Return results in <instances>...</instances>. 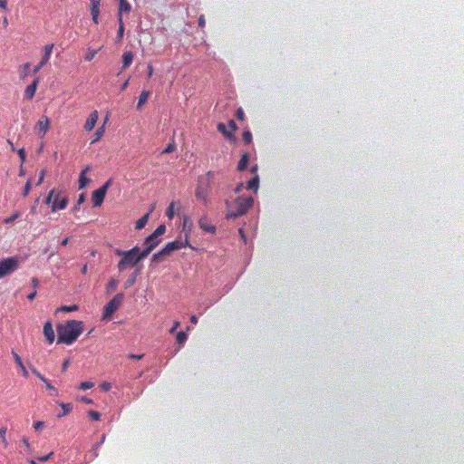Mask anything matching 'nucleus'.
<instances>
[{"instance_id": "nucleus-46", "label": "nucleus", "mask_w": 464, "mask_h": 464, "mask_svg": "<svg viewBox=\"0 0 464 464\" xmlns=\"http://www.w3.org/2000/svg\"><path fill=\"white\" fill-rule=\"evenodd\" d=\"M89 416H90L93 420H100V419H101V414H100V412L95 411H89Z\"/></svg>"}, {"instance_id": "nucleus-36", "label": "nucleus", "mask_w": 464, "mask_h": 464, "mask_svg": "<svg viewBox=\"0 0 464 464\" xmlns=\"http://www.w3.org/2000/svg\"><path fill=\"white\" fill-rule=\"evenodd\" d=\"M166 216L169 219H172L174 218V216H175V202H171L169 204V206L168 207L167 211H166Z\"/></svg>"}, {"instance_id": "nucleus-26", "label": "nucleus", "mask_w": 464, "mask_h": 464, "mask_svg": "<svg viewBox=\"0 0 464 464\" xmlns=\"http://www.w3.org/2000/svg\"><path fill=\"white\" fill-rule=\"evenodd\" d=\"M104 132H105V123L99 127L95 133L93 134V139L92 140L91 143H95L97 142L98 140H100L102 139V137L104 135Z\"/></svg>"}, {"instance_id": "nucleus-17", "label": "nucleus", "mask_w": 464, "mask_h": 464, "mask_svg": "<svg viewBox=\"0 0 464 464\" xmlns=\"http://www.w3.org/2000/svg\"><path fill=\"white\" fill-rule=\"evenodd\" d=\"M12 355H13V357L14 359V362H16V364L20 368L23 376L27 378L28 375H29L28 374V371L26 370L25 366L24 365L22 358L20 357V355L18 353H16L14 351H12Z\"/></svg>"}, {"instance_id": "nucleus-20", "label": "nucleus", "mask_w": 464, "mask_h": 464, "mask_svg": "<svg viewBox=\"0 0 464 464\" xmlns=\"http://www.w3.org/2000/svg\"><path fill=\"white\" fill-rule=\"evenodd\" d=\"M130 10H131V5H130V3L127 0H120L118 16L119 15L122 16L123 12L129 13V12H130Z\"/></svg>"}, {"instance_id": "nucleus-2", "label": "nucleus", "mask_w": 464, "mask_h": 464, "mask_svg": "<svg viewBox=\"0 0 464 464\" xmlns=\"http://www.w3.org/2000/svg\"><path fill=\"white\" fill-rule=\"evenodd\" d=\"M114 254L121 256V259L118 262L117 268L120 272L126 270L128 267L137 266L141 260L145 258L138 246L130 250L114 249Z\"/></svg>"}, {"instance_id": "nucleus-18", "label": "nucleus", "mask_w": 464, "mask_h": 464, "mask_svg": "<svg viewBox=\"0 0 464 464\" xmlns=\"http://www.w3.org/2000/svg\"><path fill=\"white\" fill-rule=\"evenodd\" d=\"M152 210H153V208L147 214L143 215L140 218H139L137 220L136 225H135L136 229L140 230L146 226Z\"/></svg>"}, {"instance_id": "nucleus-25", "label": "nucleus", "mask_w": 464, "mask_h": 464, "mask_svg": "<svg viewBox=\"0 0 464 464\" xmlns=\"http://www.w3.org/2000/svg\"><path fill=\"white\" fill-rule=\"evenodd\" d=\"M248 160H249V156L247 153H244L242 156H241V159L238 162V165H237V169L239 171H243L246 169V166H247V163H248Z\"/></svg>"}, {"instance_id": "nucleus-40", "label": "nucleus", "mask_w": 464, "mask_h": 464, "mask_svg": "<svg viewBox=\"0 0 464 464\" xmlns=\"http://www.w3.org/2000/svg\"><path fill=\"white\" fill-rule=\"evenodd\" d=\"M19 217H20V213L19 212H14L12 216L5 218L4 219V223L5 224H10V223L14 222L15 219H17Z\"/></svg>"}, {"instance_id": "nucleus-14", "label": "nucleus", "mask_w": 464, "mask_h": 464, "mask_svg": "<svg viewBox=\"0 0 464 464\" xmlns=\"http://www.w3.org/2000/svg\"><path fill=\"white\" fill-rule=\"evenodd\" d=\"M198 226L199 227L208 232V233H210V234H215L216 232V227L211 225L209 219L208 218V217H202L199 220H198Z\"/></svg>"}, {"instance_id": "nucleus-56", "label": "nucleus", "mask_w": 464, "mask_h": 464, "mask_svg": "<svg viewBox=\"0 0 464 464\" xmlns=\"http://www.w3.org/2000/svg\"><path fill=\"white\" fill-rule=\"evenodd\" d=\"M101 388H102L103 391L108 392V391H110V390H111V383H110V382H103V383H102V384H101Z\"/></svg>"}, {"instance_id": "nucleus-51", "label": "nucleus", "mask_w": 464, "mask_h": 464, "mask_svg": "<svg viewBox=\"0 0 464 464\" xmlns=\"http://www.w3.org/2000/svg\"><path fill=\"white\" fill-rule=\"evenodd\" d=\"M58 310H60V311H66V312H72V311H75V310H77V306H76V305H72V306H62V307H60Z\"/></svg>"}, {"instance_id": "nucleus-12", "label": "nucleus", "mask_w": 464, "mask_h": 464, "mask_svg": "<svg viewBox=\"0 0 464 464\" xmlns=\"http://www.w3.org/2000/svg\"><path fill=\"white\" fill-rule=\"evenodd\" d=\"M98 119H99V113L97 111H93L92 112H91L84 123V130L86 131L92 130L97 123Z\"/></svg>"}, {"instance_id": "nucleus-49", "label": "nucleus", "mask_w": 464, "mask_h": 464, "mask_svg": "<svg viewBox=\"0 0 464 464\" xmlns=\"http://www.w3.org/2000/svg\"><path fill=\"white\" fill-rule=\"evenodd\" d=\"M32 372L41 381L44 376L34 366L31 367Z\"/></svg>"}, {"instance_id": "nucleus-52", "label": "nucleus", "mask_w": 464, "mask_h": 464, "mask_svg": "<svg viewBox=\"0 0 464 464\" xmlns=\"http://www.w3.org/2000/svg\"><path fill=\"white\" fill-rule=\"evenodd\" d=\"M99 447H100V443H96L92 450V453L94 458H97L99 456V451H98Z\"/></svg>"}, {"instance_id": "nucleus-15", "label": "nucleus", "mask_w": 464, "mask_h": 464, "mask_svg": "<svg viewBox=\"0 0 464 464\" xmlns=\"http://www.w3.org/2000/svg\"><path fill=\"white\" fill-rule=\"evenodd\" d=\"M40 82V79L39 78H36L33 81V82L31 84H29L25 91H24V97L27 99V100H32L35 94V92H36V89H37V86H38V83Z\"/></svg>"}, {"instance_id": "nucleus-6", "label": "nucleus", "mask_w": 464, "mask_h": 464, "mask_svg": "<svg viewBox=\"0 0 464 464\" xmlns=\"http://www.w3.org/2000/svg\"><path fill=\"white\" fill-rule=\"evenodd\" d=\"M18 258L12 256L0 262V278L5 277L18 269Z\"/></svg>"}, {"instance_id": "nucleus-19", "label": "nucleus", "mask_w": 464, "mask_h": 464, "mask_svg": "<svg viewBox=\"0 0 464 464\" xmlns=\"http://www.w3.org/2000/svg\"><path fill=\"white\" fill-rule=\"evenodd\" d=\"M133 57V53L130 51L122 54V69H126L131 64Z\"/></svg>"}, {"instance_id": "nucleus-43", "label": "nucleus", "mask_w": 464, "mask_h": 464, "mask_svg": "<svg viewBox=\"0 0 464 464\" xmlns=\"http://www.w3.org/2000/svg\"><path fill=\"white\" fill-rule=\"evenodd\" d=\"M31 188H32L31 180L28 179L24 187V189H23V197L25 198L29 194Z\"/></svg>"}, {"instance_id": "nucleus-58", "label": "nucleus", "mask_w": 464, "mask_h": 464, "mask_svg": "<svg viewBox=\"0 0 464 464\" xmlns=\"http://www.w3.org/2000/svg\"><path fill=\"white\" fill-rule=\"evenodd\" d=\"M53 455V452H50L49 454L45 455V456H43V457H40L38 458V459L42 462H45L47 461L48 459H50V458Z\"/></svg>"}, {"instance_id": "nucleus-27", "label": "nucleus", "mask_w": 464, "mask_h": 464, "mask_svg": "<svg viewBox=\"0 0 464 464\" xmlns=\"http://www.w3.org/2000/svg\"><path fill=\"white\" fill-rule=\"evenodd\" d=\"M58 404L63 409V412L58 414L59 418L68 415L72 410V405L71 403L58 402Z\"/></svg>"}, {"instance_id": "nucleus-34", "label": "nucleus", "mask_w": 464, "mask_h": 464, "mask_svg": "<svg viewBox=\"0 0 464 464\" xmlns=\"http://www.w3.org/2000/svg\"><path fill=\"white\" fill-rule=\"evenodd\" d=\"M117 286L118 281L114 278H111L107 285V293L110 294L113 292L114 290H116Z\"/></svg>"}, {"instance_id": "nucleus-1", "label": "nucleus", "mask_w": 464, "mask_h": 464, "mask_svg": "<svg viewBox=\"0 0 464 464\" xmlns=\"http://www.w3.org/2000/svg\"><path fill=\"white\" fill-rule=\"evenodd\" d=\"M58 343L72 344L82 333V322L77 320H68L63 324L57 327Z\"/></svg>"}, {"instance_id": "nucleus-4", "label": "nucleus", "mask_w": 464, "mask_h": 464, "mask_svg": "<svg viewBox=\"0 0 464 464\" xmlns=\"http://www.w3.org/2000/svg\"><path fill=\"white\" fill-rule=\"evenodd\" d=\"M63 190H56L54 188L48 193L44 203L51 205L53 212L64 209L67 207L68 199L65 196H63Z\"/></svg>"}, {"instance_id": "nucleus-60", "label": "nucleus", "mask_w": 464, "mask_h": 464, "mask_svg": "<svg viewBox=\"0 0 464 464\" xmlns=\"http://www.w3.org/2000/svg\"><path fill=\"white\" fill-rule=\"evenodd\" d=\"M153 75V66L151 63L148 64V77L150 78Z\"/></svg>"}, {"instance_id": "nucleus-10", "label": "nucleus", "mask_w": 464, "mask_h": 464, "mask_svg": "<svg viewBox=\"0 0 464 464\" xmlns=\"http://www.w3.org/2000/svg\"><path fill=\"white\" fill-rule=\"evenodd\" d=\"M50 128V120L47 116L44 115L42 116L36 125L35 130L38 133L42 134V136H44L46 132L48 131Z\"/></svg>"}, {"instance_id": "nucleus-38", "label": "nucleus", "mask_w": 464, "mask_h": 464, "mask_svg": "<svg viewBox=\"0 0 464 464\" xmlns=\"http://www.w3.org/2000/svg\"><path fill=\"white\" fill-rule=\"evenodd\" d=\"M166 231V227L165 225H160L156 229L155 231L152 233V235H154L156 237H159L160 236H162Z\"/></svg>"}, {"instance_id": "nucleus-30", "label": "nucleus", "mask_w": 464, "mask_h": 464, "mask_svg": "<svg viewBox=\"0 0 464 464\" xmlns=\"http://www.w3.org/2000/svg\"><path fill=\"white\" fill-rule=\"evenodd\" d=\"M100 0H91V14H100Z\"/></svg>"}, {"instance_id": "nucleus-41", "label": "nucleus", "mask_w": 464, "mask_h": 464, "mask_svg": "<svg viewBox=\"0 0 464 464\" xmlns=\"http://www.w3.org/2000/svg\"><path fill=\"white\" fill-rule=\"evenodd\" d=\"M243 140L246 143V144H249L251 141H252V134L249 130H245L243 132Z\"/></svg>"}, {"instance_id": "nucleus-29", "label": "nucleus", "mask_w": 464, "mask_h": 464, "mask_svg": "<svg viewBox=\"0 0 464 464\" xmlns=\"http://www.w3.org/2000/svg\"><path fill=\"white\" fill-rule=\"evenodd\" d=\"M31 66L30 63H25L20 67L19 74L22 79H24L30 74L29 68Z\"/></svg>"}, {"instance_id": "nucleus-47", "label": "nucleus", "mask_w": 464, "mask_h": 464, "mask_svg": "<svg viewBox=\"0 0 464 464\" xmlns=\"http://www.w3.org/2000/svg\"><path fill=\"white\" fill-rule=\"evenodd\" d=\"M17 153H18L19 158H20V160H21V163L23 164V163L25 161V159H26V154H25V150H24V149H23V148H22V149H19V150H17Z\"/></svg>"}, {"instance_id": "nucleus-3", "label": "nucleus", "mask_w": 464, "mask_h": 464, "mask_svg": "<svg viewBox=\"0 0 464 464\" xmlns=\"http://www.w3.org/2000/svg\"><path fill=\"white\" fill-rule=\"evenodd\" d=\"M252 197H238L234 202L226 200V207L227 209L226 218H237L245 215L253 205Z\"/></svg>"}, {"instance_id": "nucleus-33", "label": "nucleus", "mask_w": 464, "mask_h": 464, "mask_svg": "<svg viewBox=\"0 0 464 464\" xmlns=\"http://www.w3.org/2000/svg\"><path fill=\"white\" fill-rule=\"evenodd\" d=\"M6 432H7V428L6 427H1L0 428V438H1V441H2V443H3L5 448L8 447V441L6 440Z\"/></svg>"}, {"instance_id": "nucleus-39", "label": "nucleus", "mask_w": 464, "mask_h": 464, "mask_svg": "<svg viewBox=\"0 0 464 464\" xmlns=\"http://www.w3.org/2000/svg\"><path fill=\"white\" fill-rule=\"evenodd\" d=\"M97 53H98L97 50L88 49L87 53L84 57L85 61H88V62L92 61L95 57Z\"/></svg>"}, {"instance_id": "nucleus-59", "label": "nucleus", "mask_w": 464, "mask_h": 464, "mask_svg": "<svg viewBox=\"0 0 464 464\" xmlns=\"http://www.w3.org/2000/svg\"><path fill=\"white\" fill-rule=\"evenodd\" d=\"M69 364H70V359H66L62 365L63 372H65L67 370V367L69 366Z\"/></svg>"}, {"instance_id": "nucleus-37", "label": "nucleus", "mask_w": 464, "mask_h": 464, "mask_svg": "<svg viewBox=\"0 0 464 464\" xmlns=\"http://www.w3.org/2000/svg\"><path fill=\"white\" fill-rule=\"evenodd\" d=\"M137 275H138V271H136L135 273L131 274L129 276V278L127 279V281L124 284L125 288L131 286L135 283Z\"/></svg>"}, {"instance_id": "nucleus-42", "label": "nucleus", "mask_w": 464, "mask_h": 464, "mask_svg": "<svg viewBox=\"0 0 464 464\" xmlns=\"http://www.w3.org/2000/svg\"><path fill=\"white\" fill-rule=\"evenodd\" d=\"M93 386H94V383L92 382H82L80 383L79 389L80 390H87V389L92 388Z\"/></svg>"}, {"instance_id": "nucleus-48", "label": "nucleus", "mask_w": 464, "mask_h": 464, "mask_svg": "<svg viewBox=\"0 0 464 464\" xmlns=\"http://www.w3.org/2000/svg\"><path fill=\"white\" fill-rule=\"evenodd\" d=\"M236 117L239 121H243L245 118V113L242 108H238L236 111Z\"/></svg>"}, {"instance_id": "nucleus-31", "label": "nucleus", "mask_w": 464, "mask_h": 464, "mask_svg": "<svg viewBox=\"0 0 464 464\" xmlns=\"http://www.w3.org/2000/svg\"><path fill=\"white\" fill-rule=\"evenodd\" d=\"M118 21H119V29L117 32V38H118V41H121L124 34V24H123L121 15H119Z\"/></svg>"}, {"instance_id": "nucleus-55", "label": "nucleus", "mask_w": 464, "mask_h": 464, "mask_svg": "<svg viewBox=\"0 0 464 464\" xmlns=\"http://www.w3.org/2000/svg\"><path fill=\"white\" fill-rule=\"evenodd\" d=\"M144 354H133V353H130L128 355V358L130 359H133V360H141L143 358Z\"/></svg>"}, {"instance_id": "nucleus-54", "label": "nucleus", "mask_w": 464, "mask_h": 464, "mask_svg": "<svg viewBox=\"0 0 464 464\" xmlns=\"http://www.w3.org/2000/svg\"><path fill=\"white\" fill-rule=\"evenodd\" d=\"M44 66V64H42V63L40 62L36 66H34L31 73L36 74Z\"/></svg>"}, {"instance_id": "nucleus-45", "label": "nucleus", "mask_w": 464, "mask_h": 464, "mask_svg": "<svg viewBox=\"0 0 464 464\" xmlns=\"http://www.w3.org/2000/svg\"><path fill=\"white\" fill-rule=\"evenodd\" d=\"M176 149V146L174 143H169L168 144V146L163 150L162 153L166 154V153H171L175 150Z\"/></svg>"}, {"instance_id": "nucleus-53", "label": "nucleus", "mask_w": 464, "mask_h": 464, "mask_svg": "<svg viewBox=\"0 0 464 464\" xmlns=\"http://www.w3.org/2000/svg\"><path fill=\"white\" fill-rule=\"evenodd\" d=\"M198 26L201 27V28H203L205 26L206 20H205V16L203 14H201L198 17Z\"/></svg>"}, {"instance_id": "nucleus-13", "label": "nucleus", "mask_w": 464, "mask_h": 464, "mask_svg": "<svg viewBox=\"0 0 464 464\" xmlns=\"http://www.w3.org/2000/svg\"><path fill=\"white\" fill-rule=\"evenodd\" d=\"M44 335L50 344L54 342L55 334L53 328V324L50 321L46 322L44 325Z\"/></svg>"}, {"instance_id": "nucleus-22", "label": "nucleus", "mask_w": 464, "mask_h": 464, "mask_svg": "<svg viewBox=\"0 0 464 464\" xmlns=\"http://www.w3.org/2000/svg\"><path fill=\"white\" fill-rule=\"evenodd\" d=\"M150 92L149 91H142L139 96L137 109L140 110L142 106L147 102V100L150 96Z\"/></svg>"}, {"instance_id": "nucleus-63", "label": "nucleus", "mask_w": 464, "mask_h": 464, "mask_svg": "<svg viewBox=\"0 0 464 464\" xmlns=\"http://www.w3.org/2000/svg\"><path fill=\"white\" fill-rule=\"evenodd\" d=\"M84 201H85V195L84 194H81L79 196L78 200H77V204L78 205H82Z\"/></svg>"}, {"instance_id": "nucleus-8", "label": "nucleus", "mask_w": 464, "mask_h": 464, "mask_svg": "<svg viewBox=\"0 0 464 464\" xmlns=\"http://www.w3.org/2000/svg\"><path fill=\"white\" fill-rule=\"evenodd\" d=\"M209 194L210 188L208 183L204 185L201 182H199L195 191V196L197 199L201 201L205 206H208L210 202Z\"/></svg>"}, {"instance_id": "nucleus-5", "label": "nucleus", "mask_w": 464, "mask_h": 464, "mask_svg": "<svg viewBox=\"0 0 464 464\" xmlns=\"http://www.w3.org/2000/svg\"><path fill=\"white\" fill-rule=\"evenodd\" d=\"M124 295L119 293L113 296V298L104 306L102 318L110 320L112 314L119 309L122 304Z\"/></svg>"}, {"instance_id": "nucleus-28", "label": "nucleus", "mask_w": 464, "mask_h": 464, "mask_svg": "<svg viewBox=\"0 0 464 464\" xmlns=\"http://www.w3.org/2000/svg\"><path fill=\"white\" fill-rule=\"evenodd\" d=\"M89 168L87 167L85 169H83L81 172L80 179H79V188H83L86 187L87 183L89 182V179L86 178V172L88 171Z\"/></svg>"}, {"instance_id": "nucleus-23", "label": "nucleus", "mask_w": 464, "mask_h": 464, "mask_svg": "<svg viewBox=\"0 0 464 464\" xmlns=\"http://www.w3.org/2000/svg\"><path fill=\"white\" fill-rule=\"evenodd\" d=\"M259 185V178L256 175L252 179L247 182L246 188L256 192Z\"/></svg>"}, {"instance_id": "nucleus-11", "label": "nucleus", "mask_w": 464, "mask_h": 464, "mask_svg": "<svg viewBox=\"0 0 464 464\" xmlns=\"http://www.w3.org/2000/svg\"><path fill=\"white\" fill-rule=\"evenodd\" d=\"M188 245V241L185 240V242L179 240H174L169 242L164 247L163 251L167 253V255L171 254L173 251L185 247Z\"/></svg>"}, {"instance_id": "nucleus-61", "label": "nucleus", "mask_w": 464, "mask_h": 464, "mask_svg": "<svg viewBox=\"0 0 464 464\" xmlns=\"http://www.w3.org/2000/svg\"><path fill=\"white\" fill-rule=\"evenodd\" d=\"M179 326V322L176 321L173 324V326L170 328L169 333L173 334L177 328Z\"/></svg>"}, {"instance_id": "nucleus-7", "label": "nucleus", "mask_w": 464, "mask_h": 464, "mask_svg": "<svg viewBox=\"0 0 464 464\" xmlns=\"http://www.w3.org/2000/svg\"><path fill=\"white\" fill-rule=\"evenodd\" d=\"M111 184L112 180L109 179L100 188L92 192V200L93 207H100L103 203L106 193Z\"/></svg>"}, {"instance_id": "nucleus-57", "label": "nucleus", "mask_w": 464, "mask_h": 464, "mask_svg": "<svg viewBox=\"0 0 464 464\" xmlns=\"http://www.w3.org/2000/svg\"><path fill=\"white\" fill-rule=\"evenodd\" d=\"M44 423L43 421H35L34 423V428L35 430H40L44 427Z\"/></svg>"}, {"instance_id": "nucleus-44", "label": "nucleus", "mask_w": 464, "mask_h": 464, "mask_svg": "<svg viewBox=\"0 0 464 464\" xmlns=\"http://www.w3.org/2000/svg\"><path fill=\"white\" fill-rule=\"evenodd\" d=\"M21 442L24 446L26 451H28V452L32 451L31 444L29 443V440L27 438H23L21 440Z\"/></svg>"}, {"instance_id": "nucleus-62", "label": "nucleus", "mask_w": 464, "mask_h": 464, "mask_svg": "<svg viewBox=\"0 0 464 464\" xmlns=\"http://www.w3.org/2000/svg\"><path fill=\"white\" fill-rule=\"evenodd\" d=\"M206 176L208 179V180H211L215 178L216 173L214 171H208Z\"/></svg>"}, {"instance_id": "nucleus-16", "label": "nucleus", "mask_w": 464, "mask_h": 464, "mask_svg": "<svg viewBox=\"0 0 464 464\" xmlns=\"http://www.w3.org/2000/svg\"><path fill=\"white\" fill-rule=\"evenodd\" d=\"M54 44H48L44 45V55L41 59L42 64L46 65L50 60V57L52 55L53 50Z\"/></svg>"}, {"instance_id": "nucleus-21", "label": "nucleus", "mask_w": 464, "mask_h": 464, "mask_svg": "<svg viewBox=\"0 0 464 464\" xmlns=\"http://www.w3.org/2000/svg\"><path fill=\"white\" fill-rule=\"evenodd\" d=\"M44 385H45V388L46 390L49 391V394L51 396H58L59 392H58V390L52 385V383L50 382V381L47 379V378H44L43 380H41Z\"/></svg>"}, {"instance_id": "nucleus-50", "label": "nucleus", "mask_w": 464, "mask_h": 464, "mask_svg": "<svg viewBox=\"0 0 464 464\" xmlns=\"http://www.w3.org/2000/svg\"><path fill=\"white\" fill-rule=\"evenodd\" d=\"M44 177H45V170L43 169L39 173V178H38V180L36 182V186H40L43 183V181L44 179Z\"/></svg>"}, {"instance_id": "nucleus-35", "label": "nucleus", "mask_w": 464, "mask_h": 464, "mask_svg": "<svg viewBox=\"0 0 464 464\" xmlns=\"http://www.w3.org/2000/svg\"><path fill=\"white\" fill-rule=\"evenodd\" d=\"M188 339V335L185 332H179L176 335V341L179 344H183Z\"/></svg>"}, {"instance_id": "nucleus-9", "label": "nucleus", "mask_w": 464, "mask_h": 464, "mask_svg": "<svg viewBox=\"0 0 464 464\" xmlns=\"http://www.w3.org/2000/svg\"><path fill=\"white\" fill-rule=\"evenodd\" d=\"M160 240L154 235H150L144 240L145 248L141 251L142 256L147 257L150 252L160 244Z\"/></svg>"}, {"instance_id": "nucleus-64", "label": "nucleus", "mask_w": 464, "mask_h": 464, "mask_svg": "<svg viewBox=\"0 0 464 464\" xmlns=\"http://www.w3.org/2000/svg\"><path fill=\"white\" fill-rule=\"evenodd\" d=\"M31 281H32V285H33L34 288H36L39 285L38 279L36 277H33Z\"/></svg>"}, {"instance_id": "nucleus-32", "label": "nucleus", "mask_w": 464, "mask_h": 464, "mask_svg": "<svg viewBox=\"0 0 464 464\" xmlns=\"http://www.w3.org/2000/svg\"><path fill=\"white\" fill-rule=\"evenodd\" d=\"M165 256H168V255L165 251H163V248H162L161 250L158 251L157 253H155L152 256L151 261L155 262V263L161 262Z\"/></svg>"}, {"instance_id": "nucleus-24", "label": "nucleus", "mask_w": 464, "mask_h": 464, "mask_svg": "<svg viewBox=\"0 0 464 464\" xmlns=\"http://www.w3.org/2000/svg\"><path fill=\"white\" fill-rule=\"evenodd\" d=\"M217 128H218V130L219 132H221L227 139H229V140L234 139V135H233L232 131L227 130V126L224 123H218Z\"/></svg>"}]
</instances>
